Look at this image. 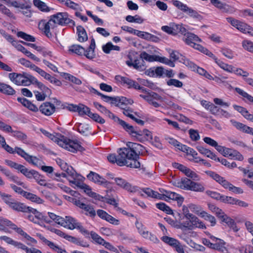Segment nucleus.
<instances>
[{"label":"nucleus","mask_w":253,"mask_h":253,"mask_svg":"<svg viewBox=\"0 0 253 253\" xmlns=\"http://www.w3.org/2000/svg\"><path fill=\"white\" fill-rule=\"evenodd\" d=\"M190 211L200 216L201 213L204 211L200 206L195 204L190 203L186 206L183 205L182 207L181 213L180 214V218L181 220L180 227L187 228L188 230L196 228L206 229L205 223L197 216L191 213Z\"/></svg>","instance_id":"nucleus-1"},{"label":"nucleus","mask_w":253,"mask_h":253,"mask_svg":"<svg viewBox=\"0 0 253 253\" xmlns=\"http://www.w3.org/2000/svg\"><path fill=\"white\" fill-rule=\"evenodd\" d=\"M115 80L117 84H120L129 88H133L141 90L143 93L140 94V97L156 108L159 107L161 105L158 101L160 102L164 101L163 97L155 92L147 91L146 88L141 87L137 82L127 77L116 75L115 77Z\"/></svg>","instance_id":"nucleus-2"},{"label":"nucleus","mask_w":253,"mask_h":253,"mask_svg":"<svg viewBox=\"0 0 253 253\" xmlns=\"http://www.w3.org/2000/svg\"><path fill=\"white\" fill-rule=\"evenodd\" d=\"M126 148H120L118 151L119 157L124 161L125 166L137 169L140 168V164L137 160L138 155L145 151V148L142 145L128 142L126 144Z\"/></svg>","instance_id":"nucleus-3"},{"label":"nucleus","mask_w":253,"mask_h":253,"mask_svg":"<svg viewBox=\"0 0 253 253\" xmlns=\"http://www.w3.org/2000/svg\"><path fill=\"white\" fill-rule=\"evenodd\" d=\"M142 191L147 197L150 198L166 201H168L169 200L176 201L178 207L181 206L184 201V198L179 194L169 191H166L163 189H160V193H158L149 188H143Z\"/></svg>","instance_id":"nucleus-4"},{"label":"nucleus","mask_w":253,"mask_h":253,"mask_svg":"<svg viewBox=\"0 0 253 253\" xmlns=\"http://www.w3.org/2000/svg\"><path fill=\"white\" fill-rule=\"evenodd\" d=\"M41 132L45 136L56 142L60 147L72 152H77L79 144L77 140H72L67 138L60 134H51L44 129H41Z\"/></svg>","instance_id":"nucleus-5"},{"label":"nucleus","mask_w":253,"mask_h":253,"mask_svg":"<svg viewBox=\"0 0 253 253\" xmlns=\"http://www.w3.org/2000/svg\"><path fill=\"white\" fill-rule=\"evenodd\" d=\"M148 53L143 51L140 54V57L148 62H159L169 65L170 67H174V63L171 60L164 56L159 55L160 49L156 46L149 45L147 47Z\"/></svg>","instance_id":"nucleus-6"},{"label":"nucleus","mask_w":253,"mask_h":253,"mask_svg":"<svg viewBox=\"0 0 253 253\" xmlns=\"http://www.w3.org/2000/svg\"><path fill=\"white\" fill-rule=\"evenodd\" d=\"M118 123L136 140L143 142L146 141H150L152 139V133L147 129L143 130H135L131 125L127 124L124 121L117 118Z\"/></svg>","instance_id":"nucleus-7"},{"label":"nucleus","mask_w":253,"mask_h":253,"mask_svg":"<svg viewBox=\"0 0 253 253\" xmlns=\"http://www.w3.org/2000/svg\"><path fill=\"white\" fill-rule=\"evenodd\" d=\"M206 173L224 188L228 189L229 191L237 194L243 193V190L242 188L234 186L224 177L221 176L218 174L212 171H207Z\"/></svg>","instance_id":"nucleus-8"},{"label":"nucleus","mask_w":253,"mask_h":253,"mask_svg":"<svg viewBox=\"0 0 253 253\" xmlns=\"http://www.w3.org/2000/svg\"><path fill=\"white\" fill-rule=\"evenodd\" d=\"M8 77L10 81L17 85L28 86L37 82V79L34 77L27 73H10Z\"/></svg>","instance_id":"nucleus-9"},{"label":"nucleus","mask_w":253,"mask_h":253,"mask_svg":"<svg viewBox=\"0 0 253 253\" xmlns=\"http://www.w3.org/2000/svg\"><path fill=\"white\" fill-rule=\"evenodd\" d=\"M172 3L177 8L185 13L189 17L198 20L202 19V15L197 11L189 7L187 4L183 3L181 1L178 0H172Z\"/></svg>","instance_id":"nucleus-10"},{"label":"nucleus","mask_w":253,"mask_h":253,"mask_svg":"<svg viewBox=\"0 0 253 253\" xmlns=\"http://www.w3.org/2000/svg\"><path fill=\"white\" fill-rule=\"evenodd\" d=\"M27 218L35 224L41 226H43V223H51V220L43 213L40 212L36 209H33L31 213L27 215Z\"/></svg>","instance_id":"nucleus-11"},{"label":"nucleus","mask_w":253,"mask_h":253,"mask_svg":"<svg viewBox=\"0 0 253 253\" xmlns=\"http://www.w3.org/2000/svg\"><path fill=\"white\" fill-rule=\"evenodd\" d=\"M58 186L63 191L69 193L70 196L63 195L64 198L67 201L78 206L79 205V193L78 191L72 190L70 188L62 183L58 184Z\"/></svg>","instance_id":"nucleus-12"},{"label":"nucleus","mask_w":253,"mask_h":253,"mask_svg":"<svg viewBox=\"0 0 253 253\" xmlns=\"http://www.w3.org/2000/svg\"><path fill=\"white\" fill-rule=\"evenodd\" d=\"M56 27L54 22L51 18L48 21L42 20L39 23V29L48 38L52 37V32Z\"/></svg>","instance_id":"nucleus-13"},{"label":"nucleus","mask_w":253,"mask_h":253,"mask_svg":"<svg viewBox=\"0 0 253 253\" xmlns=\"http://www.w3.org/2000/svg\"><path fill=\"white\" fill-rule=\"evenodd\" d=\"M135 225L138 232L142 237L155 243L159 242V241L157 237L147 230L146 227L141 222L136 220Z\"/></svg>","instance_id":"nucleus-14"},{"label":"nucleus","mask_w":253,"mask_h":253,"mask_svg":"<svg viewBox=\"0 0 253 253\" xmlns=\"http://www.w3.org/2000/svg\"><path fill=\"white\" fill-rule=\"evenodd\" d=\"M184 36V41L187 45L198 50L200 48L199 47L202 46L201 45L198 43V42H201L202 40L197 35L191 33H187Z\"/></svg>","instance_id":"nucleus-15"},{"label":"nucleus","mask_w":253,"mask_h":253,"mask_svg":"<svg viewBox=\"0 0 253 253\" xmlns=\"http://www.w3.org/2000/svg\"><path fill=\"white\" fill-rule=\"evenodd\" d=\"M18 227L7 218L0 217V231L10 232V230L17 231Z\"/></svg>","instance_id":"nucleus-16"},{"label":"nucleus","mask_w":253,"mask_h":253,"mask_svg":"<svg viewBox=\"0 0 253 253\" xmlns=\"http://www.w3.org/2000/svg\"><path fill=\"white\" fill-rule=\"evenodd\" d=\"M56 27L58 25H63L68 24L70 22L68 15L66 12H59L51 16L50 18Z\"/></svg>","instance_id":"nucleus-17"},{"label":"nucleus","mask_w":253,"mask_h":253,"mask_svg":"<svg viewBox=\"0 0 253 253\" xmlns=\"http://www.w3.org/2000/svg\"><path fill=\"white\" fill-rule=\"evenodd\" d=\"M80 189L82 190L87 196L94 199L96 201H103L104 199L103 196L93 192L91 188L84 183L80 184Z\"/></svg>","instance_id":"nucleus-18"},{"label":"nucleus","mask_w":253,"mask_h":253,"mask_svg":"<svg viewBox=\"0 0 253 253\" xmlns=\"http://www.w3.org/2000/svg\"><path fill=\"white\" fill-rule=\"evenodd\" d=\"M213 241H215L213 249L216 250L221 253H230L229 250L226 247V242L220 239L212 236L211 237Z\"/></svg>","instance_id":"nucleus-19"},{"label":"nucleus","mask_w":253,"mask_h":253,"mask_svg":"<svg viewBox=\"0 0 253 253\" xmlns=\"http://www.w3.org/2000/svg\"><path fill=\"white\" fill-rule=\"evenodd\" d=\"M114 180L118 186L127 190L128 192H133L136 190L135 187L132 186L124 179L120 177H116L114 178Z\"/></svg>","instance_id":"nucleus-20"},{"label":"nucleus","mask_w":253,"mask_h":253,"mask_svg":"<svg viewBox=\"0 0 253 253\" xmlns=\"http://www.w3.org/2000/svg\"><path fill=\"white\" fill-rule=\"evenodd\" d=\"M55 105L49 102L43 103L40 107V111L43 114L46 116H50L53 114L55 111Z\"/></svg>","instance_id":"nucleus-21"},{"label":"nucleus","mask_w":253,"mask_h":253,"mask_svg":"<svg viewBox=\"0 0 253 253\" xmlns=\"http://www.w3.org/2000/svg\"><path fill=\"white\" fill-rule=\"evenodd\" d=\"M133 103V101L131 99L121 96L114 97L113 104L123 110L126 108V106L127 105H131Z\"/></svg>","instance_id":"nucleus-22"},{"label":"nucleus","mask_w":253,"mask_h":253,"mask_svg":"<svg viewBox=\"0 0 253 253\" xmlns=\"http://www.w3.org/2000/svg\"><path fill=\"white\" fill-rule=\"evenodd\" d=\"M226 20L232 26L241 32L245 33L248 26L247 24L231 17H228L226 18Z\"/></svg>","instance_id":"nucleus-23"},{"label":"nucleus","mask_w":253,"mask_h":253,"mask_svg":"<svg viewBox=\"0 0 253 253\" xmlns=\"http://www.w3.org/2000/svg\"><path fill=\"white\" fill-rule=\"evenodd\" d=\"M14 46L19 51L23 53L26 56H27L28 58L31 59L33 61L37 62H39L41 61V60L39 58L37 57L34 54L31 53L30 51H28L26 48H25L23 46H22L19 42H14Z\"/></svg>","instance_id":"nucleus-24"},{"label":"nucleus","mask_w":253,"mask_h":253,"mask_svg":"<svg viewBox=\"0 0 253 253\" xmlns=\"http://www.w3.org/2000/svg\"><path fill=\"white\" fill-rule=\"evenodd\" d=\"M35 71L38 73L41 76L43 77L45 79L49 81L51 83L55 84L57 85H60L61 84L60 81L55 78L52 77L50 74L46 73L44 71L38 66H37V67H35Z\"/></svg>","instance_id":"nucleus-25"},{"label":"nucleus","mask_w":253,"mask_h":253,"mask_svg":"<svg viewBox=\"0 0 253 253\" xmlns=\"http://www.w3.org/2000/svg\"><path fill=\"white\" fill-rule=\"evenodd\" d=\"M60 225L70 230L76 228L78 226L76 220L70 216H66L65 218H63V221H61Z\"/></svg>","instance_id":"nucleus-26"},{"label":"nucleus","mask_w":253,"mask_h":253,"mask_svg":"<svg viewBox=\"0 0 253 253\" xmlns=\"http://www.w3.org/2000/svg\"><path fill=\"white\" fill-rule=\"evenodd\" d=\"M95 47V42L94 39H92L90 41L89 47L86 49L84 50V48L80 46V49L84 50V54L87 58L92 59L95 57L94 48Z\"/></svg>","instance_id":"nucleus-27"},{"label":"nucleus","mask_w":253,"mask_h":253,"mask_svg":"<svg viewBox=\"0 0 253 253\" xmlns=\"http://www.w3.org/2000/svg\"><path fill=\"white\" fill-rule=\"evenodd\" d=\"M87 177L89 180L97 184L103 185L107 183V180L105 178L93 171H90V173L87 175Z\"/></svg>","instance_id":"nucleus-28"},{"label":"nucleus","mask_w":253,"mask_h":253,"mask_svg":"<svg viewBox=\"0 0 253 253\" xmlns=\"http://www.w3.org/2000/svg\"><path fill=\"white\" fill-rule=\"evenodd\" d=\"M229 86L232 88L230 85H229ZM234 89L242 97L245 102L253 104V96L252 95L239 87H235Z\"/></svg>","instance_id":"nucleus-29"},{"label":"nucleus","mask_w":253,"mask_h":253,"mask_svg":"<svg viewBox=\"0 0 253 253\" xmlns=\"http://www.w3.org/2000/svg\"><path fill=\"white\" fill-rule=\"evenodd\" d=\"M220 219L222 222L225 223L234 232H237L239 230L235 221L225 213Z\"/></svg>","instance_id":"nucleus-30"},{"label":"nucleus","mask_w":253,"mask_h":253,"mask_svg":"<svg viewBox=\"0 0 253 253\" xmlns=\"http://www.w3.org/2000/svg\"><path fill=\"white\" fill-rule=\"evenodd\" d=\"M10 208L17 211H26L28 208L22 203L15 201L14 199L8 206Z\"/></svg>","instance_id":"nucleus-31"},{"label":"nucleus","mask_w":253,"mask_h":253,"mask_svg":"<svg viewBox=\"0 0 253 253\" xmlns=\"http://www.w3.org/2000/svg\"><path fill=\"white\" fill-rule=\"evenodd\" d=\"M16 232L25 239V241L28 245L32 246L37 244V241L24 232L21 228H18Z\"/></svg>","instance_id":"nucleus-32"},{"label":"nucleus","mask_w":253,"mask_h":253,"mask_svg":"<svg viewBox=\"0 0 253 253\" xmlns=\"http://www.w3.org/2000/svg\"><path fill=\"white\" fill-rule=\"evenodd\" d=\"M80 209H82L87 215L94 217L96 215V212L93 207L90 205L84 203L80 204Z\"/></svg>","instance_id":"nucleus-33"},{"label":"nucleus","mask_w":253,"mask_h":253,"mask_svg":"<svg viewBox=\"0 0 253 253\" xmlns=\"http://www.w3.org/2000/svg\"><path fill=\"white\" fill-rule=\"evenodd\" d=\"M23 197L31 202L38 204H42L44 202L43 200L37 195L26 191L23 193Z\"/></svg>","instance_id":"nucleus-34"},{"label":"nucleus","mask_w":253,"mask_h":253,"mask_svg":"<svg viewBox=\"0 0 253 253\" xmlns=\"http://www.w3.org/2000/svg\"><path fill=\"white\" fill-rule=\"evenodd\" d=\"M216 64L223 70L224 71L229 73H233L234 71V67L232 65L228 64L227 63H225L223 61L220 59H216Z\"/></svg>","instance_id":"nucleus-35"},{"label":"nucleus","mask_w":253,"mask_h":253,"mask_svg":"<svg viewBox=\"0 0 253 253\" xmlns=\"http://www.w3.org/2000/svg\"><path fill=\"white\" fill-rule=\"evenodd\" d=\"M192 182V180L185 177L181 178V180L177 182V186L182 189L189 190Z\"/></svg>","instance_id":"nucleus-36"},{"label":"nucleus","mask_w":253,"mask_h":253,"mask_svg":"<svg viewBox=\"0 0 253 253\" xmlns=\"http://www.w3.org/2000/svg\"><path fill=\"white\" fill-rule=\"evenodd\" d=\"M107 159L108 161L112 164H117L119 166H123L125 165L124 161L121 160V157H119V154L116 156L115 154H111L108 155Z\"/></svg>","instance_id":"nucleus-37"},{"label":"nucleus","mask_w":253,"mask_h":253,"mask_svg":"<svg viewBox=\"0 0 253 253\" xmlns=\"http://www.w3.org/2000/svg\"><path fill=\"white\" fill-rule=\"evenodd\" d=\"M0 92L7 95H13L15 91L9 85L0 83Z\"/></svg>","instance_id":"nucleus-38"},{"label":"nucleus","mask_w":253,"mask_h":253,"mask_svg":"<svg viewBox=\"0 0 253 253\" xmlns=\"http://www.w3.org/2000/svg\"><path fill=\"white\" fill-rule=\"evenodd\" d=\"M164 139L169 144L173 145L176 148H177L179 150H181V148H183V146H184V145L181 144L179 142H178L177 140H176L175 138L171 137L168 135H166L164 136Z\"/></svg>","instance_id":"nucleus-39"},{"label":"nucleus","mask_w":253,"mask_h":253,"mask_svg":"<svg viewBox=\"0 0 253 253\" xmlns=\"http://www.w3.org/2000/svg\"><path fill=\"white\" fill-rule=\"evenodd\" d=\"M171 25L173 35H176L178 33H180L183 35H186V29L182 24L172 23Z\"/></svg>","instance_id":"nucleus-40"},{"label":"nucleus","mask_w":253,"mask_h":253,"mask_svg":"<svg viewBox=\"0 0 253 253\" xmlns=\"http://www.w3.org/2000/svg\"><path fill=\"white\" fill-rule=\"evenodd\" d=\"M120 46L113 45L111 42H107L102 46V50L106 54L110 53L111 50L120 51Z\"/></svg>","instance_id":"nucleus-41"},{"label":"nucleus","mask_w":253,"mask_h":253,"mask_svg":"<svg viewBox=\"0 0 253 253\" xmlns=\"http://www.w3.org/2000/svg\"><path fill=\"white\" fill-rule=\"evenodd\" d=\"M205 189V188L203 183L192 181L189 190L196 192H203Z\"/></svg>","instance_id":"nucleus-42"},{"label":"nucleus","mask_w":253,"mask_h":253,"mask_svg":"<svg viewBox=\"0 0 253 253\" xmlns=\"http://www.w3.org/2000/svg\"><path fill=\"white\" fill-rule=\"evenodd\" d=\"M161 239L165 243L169 245L172 248H173L179 242V241L177 239L166 235L162 237Z\"/></svg>","instance_id":"nucleus-43"},{"label":"nucleus","mask_w":253,"mask_h":253,"mask_svg":"<svg viewBox=\"0 0 253 253\" xmlns=\"http://www.w3.org/2000/svg\"><path fill=\"white\" fill-rule=\"evenodd\" d=\"M132 54H129L128 55V60L126 61V64L129 67H133L135 69H138L140 67V65L139 64V60L135 58H133L132 57Z\"/></svg>","instance_id":"nucleus-44"},{"label":"nucleus","mask_w":253,"mask_h":253,"mask_svg":"<svg viewBox=\"0 0 253 253\" xmlns=\"http://www.w3.org/2000/svg\"><path fill=\"white\" fill-rule=\"evenodd\" d=\"M33 3L36 7L42 11L48 12L50 10L46 4L41 0H34Z\"/></svg>","instance_id":"nucleus-45"},{"label":"nucleus","mask_w":253,"mask_h":253,"mask_svg":"<svg viewBox=\"0 0 253 253\" xmlns=\"http://www.w3.org/2000/svg\"><path fill=\"white\" fill-rule=\"evenodd\" d=\"M5 175L8 177L9 180L13 181L19 185H21L24 188H26V187L25 186L24 183L21 181L17 176L12 174L9 170L5 173Z\"/></svg>","instance_id":"nucleus-46"},{"label":"nucleus","mask_w":253,"mask_h":253,"mask_svg":"<svg viewBox=\"0 0 253 253\" xmlns=\"http://www.w3.org/2000/svg\"><path fill=\"white\" fill-rule=\"evenodd\" d=\"M208 208L212 212L215 214L216 216L219 218L223 216L225 213L221 209H219L214 205L209 204Z\"/></svg>","instance_id":"nucleus-47"},{"label":"nucleus","mask_w":253,"mask_h":253,"mask_svg":"<svg viewBox=\"0 0 253 253\" xmlns=\"http://www.w3.org/2000/svg\"><path fill=\"white\" fill-rule=\"evenodd\" d=\"M201 215L200 217L201 218H204L205 220L208 221L211 223V225L212 226H213L216 224V219L215 217L211 215L210 214L208 213L206 211H204L202 213H201Z\"/></svg>","instance_id":"nucleus-48"},{"label":"nucleus","mask_w":253,"mask_h":253,"mask_svg":"<svg viewBox=\"0 0 253 253\" xmlns=\"http://www.w3.org/2000/svg\"><path fill=\"white\" fill-rule=\"evenodd\" d=\"M34 178L39 185L47 186L49 188L51 187V184L47 183L44 177L42 175H40L38 172L35 175Z\"/></svg>","instance_id":"nucleus-49"},{"label":"nucleus","mask_w":253,"mask_h":253,"mask_svg":"<svg viewBox=\"0 0 253 253\" xmlns=\"http://www.w3.org/2000/svg\"><path fill=\"white\" fill-rule=\"evenodd\" d=\"M214 148L223 156L227 157H229L230 154H231L230 152L232 151V149L227 148L222 146L219 145L218 143L216 144Z\"/></svg>","instance_id":"nucleus-50"},{"label":"nucleus","mask_w":253,"mask_h":253,"mask_svg":"<svg viewBox=\"0 0 253 253\" xmlns=\"http://www.w3.org/2000/svg\"><path fill=\"white\" fill-rule=\"evenodd\" d=\"M156 206L158 209L164 212H165L168 214H173V211L171 208L164 203L161 202L157 203L156 204Z\"/></svg>","instance_id":"nucleus-51"},{"label":"nucleus","mask_w":253,"mask_h":253,"mask_svg":"<svg viewBox=\"0 0 253 253\" xmlns=\"http://www.w3.org/2000/svg\"><path fill=\"white\" fill-rule=\"evenodd\" d=\"M20 171L28 178H34L37 171L34 170H29L23 166Z\"/></svg>","instance_id":"nucleus-52"},{"label":"nucleus","mask_w":253,"mask_h":253,"mask_svg":"<svg viewBox=\"0 0 253 253\" xmlns=\"http://www.w3.org/2000/svg\"><path fill=\"white\" fill-rule=\"evenodd\" d=\"M184 174L188 177L191 178L194 180H198L200 179L199 176L194 171L187 168H185L183 172Z\"/></svg>","instance_id":"nucleus-53"},{"label":"nucleus","mask_w":253,"mask_h":253,"mask_svg":"<svg viewBox=\"0 0 253 253\" xmlns=\"http://www.w3.org/2000/svg\"><path fill=\"white\" fill-rule=\"evenodd\" d=\"M166 84L169 86H173L177 88H181L183 85L182 82L175 79H170L166 80Z\"/></svg>","instance_id":"nucleus-54"},{"label":"nucleus","mask_w":253,"mask_h":253,"mask_svg":"<svg viewBox=\"0 0 253 253\" xmlns=\"http://www.w3.org/2000/svg\"><path fill=\"white\" fill-rule=\"evenodd\" d=\"M230 122L233 126L236 127L237 129L244 132H245L246 131H247V128L248 126L233 119L231 120Z\"/></svg>","instance_id":"nucleus-55"},{"label":"nucleus","mask_w":253,"mask_h":253,"mask_svg":"<svg viewBox=\"0 0 253 253\" xmlns=\"http://www.w3.org/2000/svg\"><path fill=\"white\" fill-rule=\"evenodd\" d=\"M233 108L238 111L239 113L241 114V115L246 119H247L248 116L250 115V113L249 112V111L246 109L245 108L241 106H238L237 105H233Z\"/></svg>","instance_id":"nucleus-56"},{"label":"nucleus","mask_w":253,"mask_h":253,"mask_svg":"<svg viewBox=\"0 0 253 253\" xmlns=\"http://www.w3.org/2000/svg\"><path fill=\"white\" fill-rule=\"evenodd\" d=\"M17 36L19 38H20L28 42H34L36 41L35 37L23 32H18L17 33Z\"/></svg>","instance_id":"nucleus-57"},{"label":"nucleus","mask_w":253,"mask_h":253,"mask_svg":"<svg viewBox=\"0 0 253 253\" xmlns=\"http://www.w3.org/2000/svg\"><path fill=\"white\" fill-rule=\"evenodd\" d=\"M164 219L169 224H170L171 226L173 227H176L177 228H180L182 230H188L187 228H182L180 227L181 220L180 217L179 223H178L176 221H174L173 219H172L169 217H166Z\"/></svg>","instance_id":"nucleus-58"},{"label":"nucleus","mask_w":253,"mask_h":253,"mask_svg":"<svg viewBox=\"0 0 253 253\" xmlns=\"http://www.w3.org/2000/svg\"><path fill=\"white\" fill-rule=\"evenodd\" d=\"M48 216H47L50 220L51 222L54 221L58 224L60 225L61 221H63V217L55 214V213L51 212L47 213Z\"/></svg>","instance_id":"nucleus-59"},{"label":"nucleus","mask_w":253,"mask_h":253,"mask_svg":"<svg viewBox=\"0 0 253 253\" xmlns=\"http://www.w3.org/2000/svg\"><path fill=\"white\" fill-rule=\"evenodd\" d=\"M18 63L25 67L30 68L32 70L35 71V67H37V66L32 64L30 61L26 60L25 58H21L18 60Z\"/></svg>","instance_id":"nucleus-60"},{"label":"nucleus","mask_w":253,"mask_h":253,"mask_svg":"<svg viewBox=\"0 0 253 253\" xmlns=\"http://www.w3.org/2000/svg\"><path fill=\"white\" fill-rule=\"evenodd\" d=\"M0 240H3L8 244L12 245L18 248L20 242H18L13 240L12 238L6 236H0Z\"/></svg>","instance_id":"nucleus-61"},{"label":"nucleus","mask_w":253,"mask_h":253,"mask_svg":"<svg viewBox=\"0 0 253 253\" xmlns=\"http://www.w3.org/2000/svg\"><path fill=\"white\" fill-rule=\"evenodd\" d=\"M25 160L29 163L37 167H39L41 165V161L40 160L36 157H33L30 155H28Z\"/></svg>","instance_id":"nucleus-62"},{"label":"nucleus","mask_w":253,"mask_h":253,"mask_svg":"<svg viewBox=\"0 0 253 253\" xmlns=\"http://www.w3.org/2000/svg\"><path fill=\"white\" fill-rule=\"evenodd\" d=\"M233 73L238 76H241L244 79L249 76V73L243 70L240 68H236L234 67Z\"/></svg>","instance_id":"nucleus-63"},{"label":"nucleus","mask_w":253,"mask_h":253,"mask_svg":"<svg viewBox=\"0 0 253 253\" xmlns=\"http://www.w3.org/2000/svg\"><path fill=\"white\" fill-rule=\"evenodd\" d=\"M243 48L250 52L253 53V42L249 40H244L242 43Z\"/></svg>","instance_id":"nucleus-64"}]
</instances>
